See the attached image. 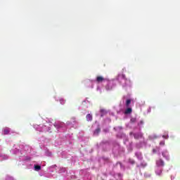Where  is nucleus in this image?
I'll list each match as a JSON object with an SVG mask.
<instances>
[{
  "label": "nucleus",
  "instance_id": "f257e3e1",
  "mask_svg": "<svg viewBox=\"0 0 180 180\" xmlns=\"http://www.w3.org/2000/svg\"><path fill=\"white\" fill-rule=\"evenodd\" d=\"M11 154L13 155H18V161L20 162H29L34 155L36 151L29 145H14L10 150Z\"/></svg>",
  "mask_w": 180,
  "mask_h": 180
},
{
  "label": "nucleus",
  "instance_id": "f03ea898",
  "mask_svg": "<svg viewBox=\"0 0 180 180\" xmlns=\"http://www.w3.org/2000/svg\"><path fill=\"white\" fill-rule=\"evenodd\" d=\"M132 103L133 99L128 98L127 96H124L120 103V110L117 111V113L122 112L124 115H130L133 112L131 106Z\"/></svg>",
  "mask_w": 180,
  "mask_h": 180
},
{
  "label": "nucleus",
  "instance_id": "7ed1b4c3",
  "mask_svg": "<svg viewBox=\"0 0 180 180\" xmlns=\"http://www.w3.org/2000/svg\"><path fill=\"white\" fill-rule=\"evenodd\" d=\"M114 130L117 131V139H123L124 140V144L127 146L128 151H132L133 150V143L130 142L129 141V138L126 136V134H124L123 131V127H114Z\"/></svg>",
  "mask_w": 180,
  "mask_h": 180
},
{
  "label": "nucleus",
  "instance_id": "20e7f679",
  "mask_svg": "<svg viewBox=\"0 0 180 180\" xmlns=\"http://www.w3.org/2000/svg\"><path fill=\"white\" fill-rule=\"evenodd\" d=\"M117 80H118L122 88H127V86H131V82L130 81V79L126 78V76L123 74L118 75Z\"/></svg>",
  "mask_w": 180,
  "mask_h": 180
},
{
  "label": "nucleus",
  "instance_id": "39448f33",
  "mask_svg": "<svg viewBox=\"0 0 180 180\" xmlns=\"http://www.w3.org/2000/svg\"><path fill=\"white\" fill-rule=\"evenodd\" d=\"M107 79H106L102 76H97L96 79H94V84H96V85H97V87H96L97 92L102 94V86L101 85V84H102L103 82L105 83Z\"/></svg>",
  "mask_w": 180,
  "mask_h": 180
},
{
  "label": "nucleus",
  "instance_id": "423d86ee",
  "mask_svg": "<svg viewBox=\"0 0 180 180\" xmlns=\"http://www.w3.org/2000/svg\"><path fill=\"white\" fill-rule=\"evenodd\" d=\"M105 90L107 91H112L116 86V79H107L105 81Z\"/></svg>",
  "mask_w": 180,
  "mask_h": 180
},
{
  "label": "nucleus",
  "instance_id": "0eeeda50",
  "mask_svg": "<svg viewBox=\"0 0 180 180\" xmlns=\"http://www.w3.org/2000/svg\"><path fill=\"white\" fill-rule=\"evenodd\" d=\"M53 126L56 127V130L60 132L65 131L67 130V125L64 122L60 121L55 122Z\"/></svg>",
  "mask_w": 180,
  "mask_h": 180
},
{
  "label": "nucleus",
  "instance_id": "6e6552de",
  "mask_svg": "<svg viewBox=\"0 0 180 180\" xmlns=\"http://www.w3.org/2000/svg\"><path fill=\"white\" fill-rule=\"evenodd\" d=\"M34 129H35V130H37V131H50V130H51V127H47V125H37V124H34L33 126Z\"/></svg>",
  "mask_w": 180,
  "mask_h": 180
},
{
  "label": "nucleus",
  "instance_id": "1a4fd4ad",
  "mask_svg": "<svg viewBox=\"0 0 180 180\" xmlns=\"http://www.w3.org/2000/svg\"><path fill=\"white\" fill-rule=\"evenodd\" d=\"M28 169H34V171H40L41 169V165L37 162H32V164L27 165Z\"/></svg>",
  "mask_w": 180,
  "mask_h": 180
},
{
  "label": "nucleus",
  "instance_id": "9d476101",
  "mask_svg": "<svg viewBox=\"0 0 180 180\" xmlns=\"http://www.w3.org/2000/svg\"><path fill=\"white\" fill-rule=\"evenodd\" d=\"M129 136H133L135 140H139V139H144V136L143 135V132H141V130H139L138 132H136V131L130 132Z\"/></svg>",
  "mask_w": 180,
  "mask_h": 180
},
{
  "label": "nucleus",
  "instance_id": "9b49d317",
  "mask_svg": "<svg viewBox=\"0 0 180 180\" xmlns=\"http://www.w3.org/2000/svg\"><path fill=\"white\" fill-rule=\"evenodd\" d=\"M148 140H143V141H139L138 143H136L135 144V147L136 148L140 149V148H143V147H145V148H146V147H150V145H148V143H147V141Z\"/></svg>",
  "mask_w": 180,
  "mask_h": 180
},
{
  "label": "nucleus",
  "instance_id": "f8f14e48",
  "mask_svg": "<svg viewBox=\"0 0 180 180\" xmlns=\"http://www.w3.org/2000/svg\"><path fill=\"white\" fill-rule=\"evenodd\" d=\"M84 85L86 88H91L94 89V85H95V82L94 80H91V79H86L83 82Z\"/></svg>",
  "mask_w": 180,
  "mask_h": 180
},
{
  "label": "nucleus",
  "instance_id": "ddd939ff",
  "mask_svg": "<svg viewBox=\"0 0 180 180\" xmlns=\"http://www.w3.org/2000/svg\"><path fill=\"white\" fill-rule=\"evenodd\" d=\"M40 176H45V178H57V175L52 174L51 173H47V172H40L39 173Z\"/></svg>",
  "mask_w": 180,
  "mask_h": 180
},
{
  "label": "nucleus",
  "instance_id": "4468645a",
  "mask_svg": "<svg viewBox=\"0 0 180 180\" xmlns=\"http://www.w3.org/2000/svg\"><path fill=\"white\" fill-rule=\"evenodd\" d=\"M9 160V155L5 153H1L0 151V161H5Z\"/></svg>",
  "mask_w": 180,
  "mask_h": 180
},
{
  "label": "nucleus",
  "instance_id": "2eb2a0df",
  "mask_svg": "<svg viewBox=\"0 0 180 180\" xmlns=\"http://www.w3.org/2000/svg\"><path fill=\"white\" fill-rule=\"evenodd\" d=\"M156 165L157 167L162 168V167H164L165 165L164 160H162V159H159L156 160Z\"/></svg>",
  "mask_w": 180,
  "mask_h": 180
},
{
  "label": "nucleus",
  "instance_id": "dca6fc26",
  "mask_svg": "<svg viewBox=\"0 0 180 180\" xmlns=\"http://www.w3.org/2000/svg\"><path fill=\"white\" fill-rule=\"evenodd\" d=\"M137 122V118L136 117H132L131 118L130 122L127 125V127H133V124Z\"/></svg>",
  "mask_w": 180,
  "mask_h": 180
},
{
  "label": "nucleus",
  "instance_id": "f3484780",
  "mask_svg": "<svg viewBox=\"0 0 180 180\" xmlns=\"http://www.w3.org/2000/svg\"><path fill=\"white\" fill-rule=\"evenodd\" d=\"M48 172H56L57 171V165H53L47 168Z\"/></svg>",
  "mask_w": 180,
  "mask_h": 180
},
{
  "label": "nucleus",
  "instance_id": "a211bd4d",
  "mask_svg": "<svg viewBox=\"0 0 180 180\" xmlns=\"http://www.w3.org/2000/svg\"><path fill=\"white\" fill-rule=\"evenodd\" d=\"M162 157L165 158L166 160H169V153H168V150H165L162 152Z\"/></svg>",
  "mask_w": 180,
  "mask_h": 180
},
{
  "label": "nucleus",
  "instance_id": "6ab92c4d",
  "mask_svg": "<svg viewBox=\"0 0 180 180\" xmlns=\"http://www.w3.org/2000/svg\"><path fill=\"white\" fill-rule=\"evenodd\" d=\"M143 126H144V120H141L138 121L137 127H138L139 130H141V129H143Z\"/></svg>",
  "mask_w": 180,
  "mask_h": 180
},
{
  "label": "nucleus",
  "instance_id": "aec40b11",
  "mask_svg": "<svg viewBox=\"0 0 180 180\" xmlns=\"http://www.w3.org/2000/svg\"><path fill=\"white\" fill-rule=\"evenodd\" d=\"M1 134H4V135L11 134V129L8 127L3 128Z\"/></svg>",
  "mask_w": 180,
  "mask_h": 180
},
{
  "label": "nucleus",
  "instance_id": "412c9836",
  "mask_svg": "<svg viewBox=\"0 0 180 180\" xmlns=\"http://www.w3.org/2000/svg\"><path fill=\"white\" fill-rule=\"evenodd\" d=\"M155 174L158 176H161L162 175V167H156Z\"/></svg>",
  "mask_w": 180,
  "mask_h": 180
},
{
  "label": "nucleus",
  "instance_id": "4be33fe9",
  "mask_svg": "<svg viewBox=\"0 0 180 180\" xmlns=\"http://www.w3.org/2000/svg\"><path fill=\"white\" fill-rule=\"evenodd\" d=\"M135 156H136V158H138V160H139L140 161H141V160H143V155L141 153V152H136V153H135Z\"/></svg>",
  "mask_w": 180,
  "mask_h": 180
},
{
  "label": "nucleus",
  "instance_id": "5701e85b",
  "mask_svg": "<svg viewBox=\"0 0 180 180\" xmlns=\"http://www.w3.org/2000/svg\"><path fill=\"white\" fill-rule=\"evenodd\" d=\"M101 133V128L98 126L97 128L94 131V136H98Z\"/></svg>",
  "mask_w": 180,
  "mask_h": 180
},
{
  "label": "nucleus",
  "instance_id": "b1692460",
  "mask_svg": "<svg viewBox=\"0 0 180 180\" xmlns=\"http://www.w3.org/2000/svg\"><path fill=\"white\" fill-rule=\"evenodd\" d=\"M86 119L87 122H92V115L87 114L86 116Z\"/></svg>",
  "mask_w": 180,
  "mask_h": 180
},
{
  "label": "nucleus",
  "instance_id": "393cba45",
  "mask_svg": "<svg viewBox=\"0 0 180 180\" xmlns=\"http://www.w3.org/2000/svg\"><path fill=\"white\" fill-rule=\"evenodd\" d=\"M44 154L46 157H51V152H50L48 149H45Z\"/></svg>",
  "mask_w": 180,
  "mask_h": 180
},
{
  "label": "nucleus",
  "instance_id": "a878e982",
  "mask_svg": "<svg viewBox=\"0 0 180 180\" xmlns=\"http://www.w3.org/2000/svg\"><path fill=\"white\" fill-rule=\"evenodd\" d=\"M117 167H120L121 168V169H124V167H123V165H122L121 162H117Z\"/></svg>",
  "mask_w": 180,
  "mask_h": 180
},
{
  "label": "nucleus",
  "instance_id": "bb28decb",
  "mask_svg": "<svg viewBox=\"0 0 180 180\" xmlns=\"http://www.w3.org/2000/svg\"><path fill=\"white\" fill-rule=\"evenodd\" d=\"M5 180H15L13 176H11L9 175L6 176Z\"/></svg>",
  "mask_w": 180,
  "mask_h": 180
},
{
  "label": "nucleus",
  "instance_id": "cd10ccee",
  "mask_svg": "<svg viewBox=\"0 0 180 180\" xmlns=\"http://www.w3.org/2000/svg\"><path fill=\"white\" fill-rule=\"evenodd\" d=\"M60 105H65V100L64 98H60L59 99Z\"/></svg>",
  "mask_w": 180,
  "mask_h": 180
},
{
  "label": "nucleus",
  "instance_id": "c85d7f7f",
  "mask_svg": "<svg viewBox=\"0 0 180 180\" xmlns=\"http://www.w3.org/2000/svg\"><path fill=\"white\" fill-rule=\"evenodd\" d=\"M154 139H157V136L152 135L148 136V140H154Z\"/></svg>",
  "mask_w": 180,
  "mask_h": 180
},
{
  "label": "nucleus",
  "instance_id": "c756f323",
  "mask_svg": "<svg viewBox=\"0 0 180 180\" xmlns=\"http://www.w3.org/2000/svg\"><path fill=\"white\" fill-rule=\"evenodd\" d=\"M63 172H65V168L62 167V168H60V169H59L58 173H59V174H63Z\"/></svg>",
  "mask_w": 180,
  "mask_h": 180
},
{
  "label": "nucleus",
  "instance_id": "7c9ffc66",
  "mask_svg": "<svg viewBox=\"0 0 180 180\" xmlns=\"http://www.w3.org/2000/svg\"><path fill=\"white\" fill-rule=\"evenodd\" d=\"M141 167H142L143 168H144L145 167H147V163H146V162H142L141 163Z\"/></svg>",
  "mask_w": 180,
  "mask_h": 180
},
{
  "label": "nucleus",
  "instance_id": "2f4dec72",
  "mask_svg": "<svg viewBox=\"0 0 180 180\" xmlns=\"http://www.w3.org/2000/svg\"><path fill=\"white\" fill-rule=\"evenodd\" d=\"M101 117H103V115H105V113H106V111L105 110H101Z\"/></svg>",
  "mask_w": 180,
  "mask_h": 180
},
{
  "label": "nucleus",
  "instance_id": "473e14b6",
  "mask_svg": "<svg viewBox=\"0 0 180 180\" xmlns=\"http://www.w3.org/2000/svg\"><path fill=\"white\" fill-rule=\"evenodd\" d=\"M39 164L41 165V168H43V167H46V162H41Z\"/></svg>",
  "mask_w": 180,
  "mask_h": 180
},
{
  "label": "nucleus",
  "instance_id": "72a5a7b5",
  "mask_svg": "<svg viewBox=\"0 0 180 180\" xmlns=\"http://www.w3.org/2000/svg\"><path fill=\"white\" fill-rule=\"evenodd\" d=\"M85 103H90L89 100H88V98H86V99L83 101V105H85Z\"/></svg>",
  "mask_w": 180,
  "mask_h": 180
},
{
  "label": "nucleus",
  "instance_id": "f704fd0d",
  "mask_svg": "<svg viewBox=\"0 0 180 180\" xmlns=\"http://www.w3.org/2000/svg\"><path fill=\"white\" fill-rule=\"evenodd\" d=\"M163 139H166V140H167V139H169V136H168V133H166V134L162 136Z\"/></svg>",
  "mask_w": 180,
  "mask_h": 180
},
{
  "label": "nucleus",
  "instance_id": "c9c22d12",
  "mask_svg": "<svg viewBox=\"0 0 180 180\" xmlns=\"http://www.w3.org/2000/svg\"><path fill=\"white\" fill-rule=\"evenodd\" d=\"M129 164H134V161L133 160V159H129Z\"/></svg>",
  "mask_w": 180,
  "mask_h": 180
},
{
  "label": "nucleus",
  "instance_id": "e433bc0d",
  "mask_svg": "<svg viewBox=\"0 0 180 180\" xmlns=\"http://www.w3.org/2000/svg\"><path fill=\"white\" fill-rule=\"evenodd\" d=\"M160 146H165V141H162L160 143Z\"/></svg>",
  "mask_w": 180,
  "mask_h": 180
},
{
  "label": "nucleus",
  "instance_id": "4c0bfd02",
  "mask_svg": "<svg viewBox=\"0 0 180 180\" xmlns=\"http://www.w3.org/2000/svg\"><path fill=\"white\" fill-rule=\"evenodd\" d=\"M72 123H77V120H75V117L72 118Z\"/></svg>",
  "mask_w": 180,
  "mask_h": 180
},
{
  "label": "nucleus",
  "instance_id": "58836bf2",
  "mask_svg": "<svg viewBox=\"0 0 180 180\" xmlns=\"http://www.w3.org/2000/svg\"><path fill=\"white\" fill-rule=\"evenodd\" d=\"M151 112V107H149V108L148 109V113H150Z\"/></svg>",
  "mask_w": 180,
  "mask_h": 180
},
{
  "label": "nucleus",
  "instance_id": "ea45409f",
  "mask_svg": "<svg viewBox=\"0 0 180 180\" xmlns=\"http://www.w3.org/2000/svg\"><path fill=\"white\" fill-rule=\"evenodd\" d=\"M49 126H51V124L53 123L51 120H49Z\"/></svg>",
  "mask_w": 180,
  "mask_h": 180
},
{
  "label": "nucleus",
  "instance_id": "a19ab883",
  "mask_svg": "<svg viewBox=\"0 0 180 180\" xmlns=\"http://www.w3.org/2000/svg\"><path fill=\"white\" fill-rule=\"evenodd\" d=\"M157 151H158L157 149H153V153H157Z\"/></svg>",
  "mask_w": 180,
  "mask_h": 180
},
{
  "label": "nucleus",
  "instance_id": "79ce46f5",
  "mask_svg": "<svg viewBox=\"0 0 180 180\" xmlns=\"http://www.w3.org/2000/svg\"><path fill=\"white\" fill-rule=\"evenodd\" d=\"M117 175H118V176H119L120 178L122 176V174H118Z\"/></svg>",
  "mask_w": 180,
  "mask_h": 180
},
{
  "label": "nucleus",
  "instance_id": "37998d69",
  "mask_svg": "<svg viewBox=\"0 0 180 180\" xmlns=\"http://www.w3.org/2000/svg\"><path fill=\"white\" fill-rule=\"evenodd\" d=\"M67 124H68V125L70 124V122H67Z\"/></svg>",
  "mask_w": 180,
  "mask_h": 180
},
{
  "label": "nucleus",
  "instance_id": "c03bdc74",
  "mask_svg": "<svg viewBox=\"0 0 180 180\" xmlns=\"http://www.w3.org/2000/svg\"><path fill=\"white\" fill-rule=\"evenodd\" d=\"M116 148H119V145H117V146H116Z\"/></svg>",
  "mask_w": 180,
  "mask_h": 180
},
{
  "label": "nucleus",
  "instance_id": "a18cd8bd",
  "mask_svg": "<svg viewBox=\"0 0 180 180\" xmlns=\"http://www.w3.org/2000/svg\"><path fill=\"white\" fill-rule=\"evenodd\" d=\"M55 99H56V101H58V99H57V98H56V97H55Z\"/></svg>",
  "mask_w": 180,
  "mask_h": 180
},
{
  "label": "nucleus",
  "instance_id": "49530a36",
  "mask_svg": "<svg viewBox=\"0 0 180 180\" xmlns=\"http://www.w3.org/2000/svg\"><path fill=\"white\" fill-rule=\"evenodd\" d=\"M108 122H110V119H108Z\"/></svg>",
  "mask_w": 180,
  "mask_h": 180
},
{
  "label": "nucleus",
  "instance_id": "de8ad7c7",
  "mask_svg": "<svg viewBox=\"0 0 180 180\" xmlns=\"http://www.w3.org/2000/svg\"><path fill=\"white\" fill-rule=\"evenodd\" d=\"M112 152L115 153V149L112 150Z\"/></svg>",
  "mask_w": 180,
  "mask_h": 180
}]
</instances>
